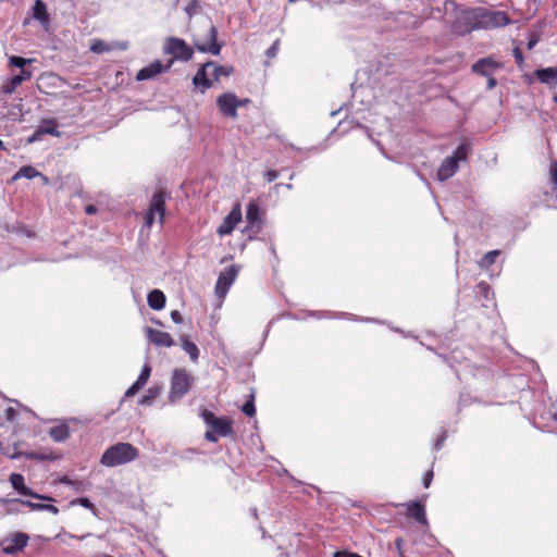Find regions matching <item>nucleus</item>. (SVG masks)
<instances>
[{"mask_svg": "<svg viewBox=\"0 0 557 557\" xmlns=\"http://www.w3.org/2000/svg\"><path fill=\"white\" fill-rule=\"evenodd\" d=\"M171 67L172 61H168L163 64L160 60H156L137 72L136 81L141 82L151 79L161 73L170 71Z\"/></svg>", "mask_w": 557, "mask_h": 557, "instance_id": "obj_11", "label": "nucleus"}, {"mask_svg": "<svg viewBox=\"0 0 557 557\" xmlns=\"http://www.w3.org/2000/svg\"><path fill=\"white\" fill-rule=\"evenodd\" d=\"M117 47V44H110L102 39H95L90 44V51L97 54L110 52Z\"/></svg>", "mask_w": 557, "mask_h": 557, "instance_id": "obj_25", "label": "nucleus"}, {"mask_svg": "<svg viewBox=\"0 0 557 557\" xmlns=\"http://www.w3.org/2000/svg\"><path fill=\"white\" fill-rule=\"evenodd\" d=\"M161 394V387L153 386L148 389V394L144 396L141 404L150 405L154 398Z\"/></svg>", "mask_w": 557, "mask_h": 557, "instance_id": "obj_33", "label": "nucleus"}, {"mask_svg": "<svg viewBox=\"0 0 557 557\" xmlns=\"http://www.w3.org/2000/svg\"><path fill=\"white\" fill-rule=\"evenodd\" d=\"M163 53L171 55L169 61L172 65L175 61L188 62L194 58V48L184 39L178 37H168L163 45Z\"/></svg>", "mask_w": 557, "mask_h": 557, "instance_id": "obj_5", "label": "nucleus"}, {"mask_svg": "<svg viewBox=\"0 0 557 557\" xmlns=\"http://www.w3.org/2000/svg\"><path fill=\"white\" fill-rule=\"evenodd\" d=\"M5 412H7L8 419H13V417L15 414V410L13 408H8Z\"/></svg>", "mask_w": 557, "mask_h": 557, "instance_id": "obj_49", "label": "nucleus"}, {"mask_svg": "<svg viewBox=\"0 0 557 557\" xmlns=\"http://www.w3.org/2000/svg\"><path fill=\"white\" fill-rule=\"evenodd\" d=\"M498 67H500V64L492 58H483L472 65V71L482 76H490Z\"/></svg>", "mask_w": 557, "mask_h": 557, "instance_id": "obj_17", "label": "nucleus"}, {"mask_svg": "<svg viewBox=\"0 0 557 557\" xmlns=\"http://www.w3.org/2000/svg\"><path fill=\"white\" fill-rule=\"evenodd\" d=\"M49 435L54 442H64L70 437L69 426L66 424L55 425L50 429Z\"/></svg>", "mask_w": 557, "mask_h": 557, "instance_id": "obj_24", "label": "nucleus"}, {"mask_svg": "<svg viewBox=\"0 0 557 557\" xmlns=\"http://www.w3.org/2000/svg\"><path fill=\"white\" fill-rule=\"evenodd\" d=\"M44 510H48L54 515H57L59 512V509L53 505H45Z\"/></svg>", "mask_w": 557, "mask_h": 557, "instance_id": "obj_48", "label": "nucleus"}, {"mask_svg": "<svg viewBox=\"0 0 557 557\" xmlns=\"http://www.w3.org/2000/svg\"><path fill=\"white\" fill-rule=\"evenodd\" d=\"M277 176H278V172L275 170H268L264 173V178L268 183L275 181L277 178Z\"/></svg>", "mask_w": 557, "mask_h": 557, "instance_id": "obj_41", "label": "nucleus"}, {"mask_svg": "<svg viewBox=\"0 0 557 557\" xmlns=\"http://www.w3.org/2000/svg\"><path fill=\"white\" fill-rule=\"evenodd\" d=\"M146 336L149 342L159 347H171L175 344L173 337L168 332L154 330L149 326L146 327Z\"/></svg>", "mask_w": 557, "mask_h": 557, "instance_id": "obj_15", "label": "nucleus"}, {"mask_svg": "<svg viewBox=\"0 0 557 557\" xmlns=\"http://www.w3.org/2000/svg\"><path fill=\"white\" fill-rule=\"evenodd\" d=\"M27 457L32 460H57L59 455L52 450L48 451H33L27 454Z\"/></svg>", "mask_w": 557, "mask_h": 557, "instance_id": "obj_29", "label": "nucleus"}, {"mask_svg": "<svg viewBox=\"0 0 557 557\" xmlns=\"http://www.w3.org/2000/svg\"><path fill=\"white\" fill-rule=\"evenodd\" d=\"M406 515L414 519L422 525H428V519L425 513V507L421 502H410L406 504Z\"/></svg>", "mask_w": 557, "mask_h": 557, "instance_id": "obj_16", "label": "nucleus"}, {"mask_svg": "<svg viewBox=\"0 0 557 557\" xmlns=\"http://www.w3.org/2000/svg\"><path fill=\"white\" fill-rule=\"evenodd\" d=\"M196 7V2L190 3V5L186 9L188 15H191L194 12V8Z\"/></svg>", "mask_w": 557, "mask_h": 557, "instance_id": "obj_50", "label": "nucleus"}, {"mask_svg": "<svg viewBox=\"0 0 557 557\" xmlns=\"http://www.w3.org/2000/svg\"><path fill=\"white\" fill-rule=\"evenodd\" d=\"M213 71L211 73L212 82H219L221 77H227L234 73V67L231 65H220L214 62V65H211Z\"/></svg>", "mask_w": 557, "mask_h": 557, "instance_id": "obj_27", "label": "nucleus"}, {"mask_svg": "<svg viewBox=\"0 0 557 557\" xmlns=\"http://www.w3.org/2000/svg\"><path fill=\"white\" fill-rule=\"evenodd\" d=\"M84 211L87 215H92L98 212V209L94 205H87V206H85Z\"/></svg>", "mask_w": 557, "mask_h": 557, "instance_id": "obj_44", "label": "nucleus"}, {"mask_svg": "<svg viewBox=\"0 0 557 557\" xmlns=\"http://www.w3.org/2000/svg\"><path fill=\"white\" fill-rule=\"evenodd\" d=\"M486 77H487V88L493 89L497 84L496 79L492 75L486 76Z\"/></svg>", "mask_w": 557, "mask_h": 557, "instance_id": "obj_47", "label": "nucleus"}, {"mask_svg": "<svg viewBox=\"0 0 557 557\" xmlns=\"http://www.w3.org/2000/svg\"><path fill=\"white\" fill-rule=\"evenodd\" d=\"M42 137L41 134H38V128L35 131V133L27 139L29 144L35 143L37 140H40Z\"/></svg>", "mask_w": 557, "mask_h": 557, "instance_id": "obj_45", "label": "nucleus"}, {"mask_svg": "<svg viewBox=\"0 0 557 557\" xmlns=\"http://www.w3.org/2000/svg\"><path fill=\"white\" fill-rule=\"evenodd\" d=\"M166 193L163 189L153 194L150 201L149 210L146 214L145 223L147 227H151L154 223L156 215L159 216L160 223L164 221Z\"/></svg>", "mask_w": 557, "mask_h": 557, "instance_id": "obj_7", "label": "nucleus"}, {"mask_svg": "<svg viewBox=\"0 0 557 557\" xmlns=\"http://www.w3.org/2000/svg\"><path fill=\"white\" fill-rule=\"evenodd\" d=\"M467 148L466 146L461 145L457 147V149L454 151V154L450 157L451 159H455V161L458 163L459 161H462L467 158Z\"/></svg>", "mask_w": 557, "mask_h": 557, "instance_id": "obj_35", "label": "nucleus"}, {"mask_svg": "<svg viewBox=\"0 0 557 557\" xmlns=\"http://www.w3.org/2000/svg\"><path fill=\"white\" fill-rule=\"evenodd\" d=\"M211 65H214V61H207L200 65L197 73L193 77V84L195 87L199 88L201 92L210 89L213 85L212 79L208 76V69H210Z\"/></svg>", "mask_w": 557, "mask_h": 557, "instance_id": "obj_13", "label": "nucleus"}, {"mask_svg": "<svg viewBox=\"0 0 557 557\" xmlns=\"http://www.w3.org/2000/svg\"><path fill=\"white\" fill-rule=\"evenodd\" d=\"M469 29H491L505 26L510 23V18L506 12L488 11L485 9L474 10L466 17Z\"/></svg>", "mask_w": 557, "mask_h": 557, "instance_id": "obj_1", "label": "nucleus"}, {"mask_svg": "<svg viewBox=\"0 0 557 557\" xmlns=\"http://www.w3.org/2000/svg\"><path fill=\"white\" fill-rule=\"evenodd\" d=\"M238 271H239V269L233 264L220 273L218 281L215 283V287H214L215 295L219 298L222 299L225 297L230 287L236 280V277L238 275Z\"/></svg>", "mask_w": 557, "mask_h": 557, "instance_id": "obj_9", "label": "nucleus"}, {"mask_svg": "<svg viewBox=\"0 0 557 557\" xmlns=\"http://www.w3.org/2000/svg\"><path fill=\"white\" fill-rule=\"evenodd\" d=\"M552 181L557 185V164H554L550 169Z\"/></svg>", "mask_w": 557, "mask_h": 557, "instance_id": "obj_46", "label": "nucleus"}, {"mask_svg": "<svg viewBox=\"0 0 557 557\" xmlns=\"http://www.w3.org/2000/svg\"><path fill=\"white\" fill-rule=\"evenodd\" d=\"M9 481L12 484L13 488L24 496H30L37 499L52 500L51 497L39 495L35 493L32 488L27 487L24 482V476L20 473H12L9 478Z\"/></svg>", "mask_w": 557, "mask_h": 557, "instance_id": "obj_14", "label": "nucleus"}, {"mask_svg": "<svg viewBox=\"0 0 557 557\" xmlns=\"http://www.w3.org/2000/svg\"><path fill=\"white\" fill-rule=\"evenodd\" d=\"M141 387H143L141 384H139L138 382H134L131 385V387L125 392V397L134 396Z\"/></svg>", "mask_w": 557, "mask_h": 557, "instance_id": "obj_39", "label": "nucleus"}, {"mask_svg": "<svg viewBox=\"0 0 557 557\" xmlns=\"http://www.w3.org/2000/svg\"><path fill=\"white\" fill-rule=\"evenodd\" d=\"M139 457L137 447L129 443H116L110 446L101 456V465L112 468L132 462Z\"/></svg>", "mask_w": 557, "mask_h": 557, "instance_id": "obj_3", "label": "nucleus"}, {"mask_svg": "<svg viewBox=\"0 0 557 557\" xmlns=\"http://www.w3.org/2000/svg\"><path fill=\"white\" fill-rule=\"evenodd\" d=\"M148 305L153 310H161L165 306V296L160 289H153L148 294Z\"/></svg>", "mask_w": 557, "mask_h": 557, "instance_id": "obj_23", "label": "nucleus"}, {"mask_svg": "<svg viewBox=\"0 0 557 557\" xmlns=\"http://www.w3.org/2000/svg\"><path fill=\"white\" fill-rule=\"evenodd\" d=\"M500 255V250H491L486 252L482 259L479 261V265L481 268H490L493 263H495L496 258Z\"/></svg>", "mask_w": 557, "mask_h": 557, "instance_id": "obj_30", "label": "nucleus"}, {"mask_svg": "<svg viewBox=\"0 0 557 557\" xmlns=\"http://www.w3.org/2000/svg\"><path fill=\"white\" fill-rule=\"evenodd\" d=\"M242 221L240 205L236 203L231 212L223 219L216 232L220 236L232 234L236 225Z\"/></svg>", "mask_w": 557, "mask_h": 557, "instance_id": "obj_12", "label": "nucleus"}, {"mask_svg": "<svg viewBox=\"0 0 557 557\" xmlns=\"http://www.w3.org/2000/svg\"><path fill=\"white\" fill-rule=\"evenodd\" d=\"M242 411L247 417H250V418L256 414L255 395L252 393L249 395V399L243 405Z\"/></svg>", "mask_w": 557, "mask_h": 557, "instance_id": "obj_32", "label": "nucleus"}, {"mask_svg": "<svg viewBox=\"0 0 557 557\" xmlns=\"http://www.w3.org/2000/svg\"><path fill=\"white\" fill-rule=\"evenodd\" d=\"M536 78L543 83L554 88L557 86V67H546L541 69L535 72Z\"/></svg>", "mask_w": 557, "mask_h": 557, "instance_id": "obj_21", "label": "nucleus"}, {"mask_svg": "<svg viewBox=\"0 0 557 557\" xmlns=\"http://www.w3.org/2000/svg\"><path fill=\"white\" fill-rule=\"evenodd\" d=\"M71 504L72 505L79 504L81 506H83L87 509H90L92 512L96 511L95 505L87 497L76 498V499L72 500Z\"/></svg>", "mask_w": 557, "mask_h": 557, "instance_id": "obj_37", "label": "nucleus"}, {"mask_svg": "<svg viewBox=\"0 0 557 557\" xmlns=\"http://www.w3.org/2000/svg\"><path fill=\"white\" fill-rule=\"evenodd\" d=\"M29 536L24 532H13L2 541L0 548L5 555H15L28 545Z\"/></svg>", "mask_w": 557, "mask_h": 557, "instance_id": "obj_8", "label": "nucleus"}, {"mask_svg": "<svg viewBox=\"0 0 557 557\" xmlns=\"http://www.w3.org/2000/svg\"><path fill=\"white\" fill-rule=\"evenodd\" d=\"M33 17L40 22L42 26H48L50 23V16L47 11V5L41 0H36L33 7Z\"/></svg>", "mask_w": 557, "mask_h": 557, "instance_id": "obj_22", "label": "nucleus"}, {"mask_svg": "<svg viewBox=\"0 0 557 557\" xmlns=\"http://www.w3.org/2000/svg\"><path fill=\"white\" fill-rule=\"evenodd\" d=\"M181 345L184 351L189 355L191 361L196 362L199 358V349L197 345L189 341L187 336L181 337Z\"/></svg>", "mask_w": 557, "mask_h": 557, "instance_id": "obj_28", "label": "nucleus"}, {"mask_svg": "<svg viewBox=\"0 0 557 557\" xmlns=\"http://www.w3.org/2000/svg\"><path fill=\"white\" fill-rule=\"evenodd\" d=\"M552 419L557 422V411L552 413Z\"/></svg>", "mask_w": 557, "mask_h": 557, "instance_id": "obj_54", "label": "nucleus"}, {"mask_svg": "<svg viewBox=\"0 0 557 557\" xmlns=\"http://www.w3.org/2000/svg\"><path fill=\"white\" fill-rule=\"evenodd\" d=\"M4 149H5L4 144L2 140H0V150H4Z\"/></svg>", "mask_w": 557, "mask_h": 557, "instance_id": "obj_55", "label": "nucleus"}, {"mask_svg": "<svg viewBox=\"0 0 557 557\" xmlns=\"http://www.w3.org/2000/svg\"><path fill=\"white\" fill-rule=\"evenodd\" d=\"M554 101L557 102V94L554 96Z\"/></svg>", "mask_w": 557, "mask_h": 557, "instance_id": "obj_56", "label": "nucleus"}, {"mask_svg": "<svg viewBox=\"0 0 557 557\" xmlns=\"http://www.w3.org/2000/svg\"><path fill=\"white\" fill-rule=\"evenodd\" d=\"M281 41L280 39H276L271 47L265 51V55L268 59H273L276 57L278 50H280Z\"/></svg>", "mask_w": 557, "mask_h": 557, "instance_id": "obj_38", "label": "nucleus"}, {"mask_svg": "<svg viewBox=\"0 0 557 557\" xmlns=\"http://www.w3.org/2000/svg\"><path fill=\"white\" fill-rule=\"evenodd\" d=\"M201 418L209 428L205 433V438L210 443H216L219 437H228L234 435L233 421L228 417H216L212 411L203 409Z\"/></svg>", "mask_w": 557, "mask_h": 557, "instance_id": "obj_2", "label": "nucleus"}, {"mask_svg": "<svg viewBox=\"0 0 557 557\" xmlns=\"http://www.w3.org/2000/svg\"><path fill=\"white\" fill-rule=\"evenodd\" d=\"M458 170V164L455 159L447 157L437 170V178L440 181H446L450 178Z\"/></svg>", "mask_w": 557, "mask_h": 557, "instance_id": "obj_19", "label": "nucleus"}, {"mask_svg": "<svg viewBox=\"0 0 557 557\" xmlns=\"http://www.w3.org/2000/svg\"><path fill=\"white\" fill-rule=\"evenodd\" d=\"M433 475H434L433 470H429L425 472V474L423 476V486L425 488L430 487L431 482L433 480Z\"/></svg>", "mask_w": 557, "mask_h": 557, "instance_id": "obj_42", "label": "nucleus"}, {"mask_svg": "<svg viewBox=\"0 0 557 557\" xmlns=\"http://www.w3.org/2000/svg\"><path fill=\"white\" fill-rule=\"evenodd\" d=\"M38 175H40V173L35 168H33L30 165H25L18 170V172L15 174L14 178L22 176V177L32 180Z\"/></svg>", "mask_w": 557, "mask_h": 557, "instance_id": "obj_31", "label": "nucleus"}, {"mask_svg": "<svg viewBox=\"0 0 557 557\" xmlns=\"http://www.w3.org/2000/svg\"><path fill=\"white\" fill-rule=\"evenodd\" d=\"M246 219L251 227L257 226V231L261 225V209L256 201H250L247 206Z\"/></svg>", "mask_w": 557, "mask_h": 557, "instance_id": "obj_20", "label": "nucleus"}, {"mask_svg": "<svg viewBox=\"0 0 557 557\" xmlns=\"http://www.w3.org/2000/svg\"><path fill=\"white\" fill-rule=\"evenodd\" d=\"M32 72L27 70H22L20 74L11 77L2 85V92L5 95H11L15 91L16 87L20 86L23 82L30 79Z\"/></svg>", "mask_w": 557, "mask_h": 557, "instance_id": "obj_18", "label": "nucleus"}, {"mask_svg": "<svg viewBox=\"0 0 557 557\" xmlns=\"http://www.w3.org/2000/svg\"><path fill=\"white\" fill-rule=\"evenodd\" d=\"M515 54H516V58H517L518 60H522V53H521V51H520L519 49H516V50H515Z\"/></svg>", "mask_w": 557, "mask_h": 557, "instance_id": "obj_51", "label": "nucleus"}, {"mask_svg": "<svg viewBox=\"0 0 557 557\" xmlns=\"http://www.w3.org/2000/svg\"><path fill=\"white\" fill-rule=\"evenodd\" d=\"M38 134L44 135H52L60 136V132L58 131V122L54 119L45 120L41 125L38 127Z\"/></svg>", "mask_w": 557, "mask_h": 557, "instance_id": "obj_26", "label": "nucleus"}, {"mask_svg": "<svg viewBox=\"0 0 557 557\" xmlns=\"http://www.w3.org/2000/svg\"><path fill=\"white\" fill-rule=\"evenodd\" d=\"M171 319L173 320V322L175 323H182L183 322V317L182 314L180 313V311L177 310H173L171 312Z\"/></svg>", "mask_w": 557, "mask_h": 557, "instance_id": "obj_43", "label": "nucleus"}, {"mask_svg": "<svg viewBox=\"0 0 557 557\" xmlns=\"http://www.w3.org/2000/svg\"><path fill=\"white\" fill-rule=\"evenodd\" d=\"M216 106L224 116L237 117V109L242 107L239 99L233 92H225L216 98Z\"/></svg>", "mask_w": 557, "mask_h": 557, "instance_id": "obj_10", "label": "nucleus"}, {"mask_svg": "<svg viewBox=\"0 0 557 557\" xmlns=\"http://www.w3.org/2000/svg\"><path fill=\"white\" fill-rule=\"evenodd\" d=\"M239 102L242 103V107H244V106L248 104L250 102V100L247 99V98L246 99H239Z\"/></svg>", "mask_w": 557, "mask_h": 557, "instance_id": "obj_52", "label": "nucleus"}, {"mask_svg": "<svg viewBox=\"0 0 557 557\" xmlns=\"http://www.w3.org/2000/svg\"><path fill=\"white\" fill-rule=\"evenodd\" d=\"M195 48L203 53L219 55L221 53L222 45L218 42V28L209 23L206 27L205 36L193 37Z\"/></svg>", "mask_w": 557, "mask_h": 557, "instance_id": "obj_6", "label": "nucleus"}, {"mask_svg": "<svg viewBox=\"0 0 557 557\" xmlns=\"http://www.w3.org/2000/svg\"><path fill=\"white\" fill-rule=\"evenodd\" d=\"M195 385V376L186 368H175L171 376L169 401L174 404L186 396Z\"/></svg>", "mask_w": 557, "mask_h": 557, "instance_id": "obj_4", "label": "nucleus"}, {"mask_svg": "<svg viewBox=\"0 0 557 557\" xmlns=\"http://www.w3.org/2000/svg\"><path fill=\"white\" fill-rule=\"evenodd\" d=\"M21 504L29 507L32 510H44V504L32 503L29 500H18Z\"/></svg>", "mask_w": 557, "mask_h": 557, "instance_id": "obj_40", "label": "nucleus"}, {"mask_svg": "<svg viewBox=\"0 0 557 557\" xmlns=\"http://www.w3.org/2000/svg\"><path fill=\"white\" fill-rule=\"evenodd\" d=\"M150 374H151V367L149 364H145L143 367L141 372H140L138 379L136 380V382H138L139 384H141L144 386L148 382Z\"/></svg>", "mask_w": 557, "mask_h": 557, "instance_id": "obj_34", "label": "nucleus"}, {"mask_svg": "<svg viewBox=\"0 0 557 557\" xmlns=\"http://www.w3.org/2000/svg\"><path fill=\"white\" fill-rule=\"evenodd\" d=\"M32 60L29 59H24L22 57H17V55H13L10 58V65L12 66H16V67H21L22 70H24L23 67L27 64V63H30Z\"/></svg>", "mask_w": 557, "mask_h": 557, "instance_id": "obj_36", "label": "nucleus"}, {"mask_svg": "<svg viewBox=\"0 0 557 557\" xmlns=\"http://www.w3.org/2000/svg\"><path fill=\"white\" fill-rule=\"evenodd\" d=\"M62 482L66 483V484H73V482L71 480H69L66 476L64 479H62Z\"/></svg>", "mask_w": 557, "mask_h": 557, "instance_id": "obj_53", "label": "nucleus"}]
</instances>
